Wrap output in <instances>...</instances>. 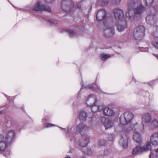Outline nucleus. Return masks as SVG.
Masks as SVG:
<instances>
[{
    "label": "nucleus",
    "mask_w": 158,
    "mask_h": 158,
    "mask_svg": "<svg viewBox=\"0 0 158 158\" xmlns=\"http://www.w3.org/2000/svg\"><path fill=\"white\" fill-rule=\"evenodd\" d=\"M133 118V115L131 112H125L120 116V123L122 124L125 125V127H131L132 129H134V130L137 129L139 130H141L137 124L133 126L131 125L130 122Z\"/></svg>",
    "instance_id": "f257e3e1"
},
{
    "label": "nucleus",
    "mask_w": 158,
    "mask_h": 158,
    "mask_svg": "<svg viewBox=\"0 0 158 158\" xmlns=\"http://www.w3.org/2000/svg\"><path fill=\"white\" fill-rule=\"evenodd\" d=\"M134 3H129L128 4V11L126 14V16L127 17H131L133 14H140L142 13L144 10V7L142 6L138 7L137 6H134Z\"/></svg>",
    "instance_id": "f03ea898"
},
{
    "label": "nucleus",
    "mask_w": 158,
    "mask_h": 158,
    "mask_svg": "<svg viewBox=\"0 0 158 158\" xmlns=\"http://www.w3.org/2000/svg\"><path fill=\"white\" fill-rule=\"evenodd\" d=\"M104 24L105 26L103 32L104 35L107 38L113 35L114 33V29L113 23L109 22H105Z\"/></svg>",
    "instance_id": "7ed1b4c3"
},
{
    "label": "nucleus",
    "mask_w": 158,
    "mask_h": 158,
    "mask_svg": "<svg viewBox=\"0 0 158 158\" xmlns=\"http://www.w3.org/2000/svg\"><path fill=\"white\" fill-rule=\"evenodd\" d=\"M28 6L29 8L27 9V10H30L37 11H46L50 12L51 11V9L48 6H45L40 1H38L37 3L35 4L33 6L32 8H30Z\"/></svg>",
    "instance_id": "20e7f679"
},
{
    "label": "nucleus",
    "mask_w": 158,
    "mask_h": 158,
    "mask_svg": "<svg viewBox=\"0 0 158 158\" xmlns=\"http://www.w3.org/2000/svg\"><path fill=\"white\" fill-rule=\"evenodd\" d=\"M88 130V127L85 126L83 123H81L74 127L73 132L75 133H80L83 135L86 134Z\"/></svg>",
    "instance_id": "39448f33"
},
{
    "label": "nucleus",
    "mask_w": 158,
    "mask_h": 158,
    "mask_svg": "<svg viewBox=\"0 0 158 158\" xmlns=\"http://www.w3.org/2000/svg\"><path fill=\"white\" fill-rule=\"evenodd\" d=\"M145 31V28L143 26H140L136 27L134 30L133 36L136 40H139L143 37Z\"/></svg>",
    "instance_id": "423d86ee"
},
{
    "label": "nucleus",
    "mask_w": 158,
    "mask_h": 158,
    "mask_svg": "<svg viewBox=\"0 0 158 158\" xmlns=\"http://www.w3.org/2000/svg\"><path fill=\"white\" fill-rule=\"evenodd\" d=\"M106 11L103 9L99 10L96 15V18L98 21H101L103 20V23L105 22H109L106 19Z\"/></svg>",
    "instance_id": "0eeeda50"
},
{
    "label": "nucleus",
    "mask_w": 158,
    "mask_h": 158,
    "mask_svg": "<svg viewBox=\"0 0 158 158\" xmlns=\"http://www.w3.org/2000/svg\"><path fill=\"white\" fill-rule=\"evenodd\" d=\"M10 143L4 138V135L0 134V151H4Z\"/></svg>",
    "instance_id": "6e6552de"
},
{
    "label": "nucleus",
    "mask_w": 158,
    "mask_h": 158,
    "mask_svg": "<svg viewBox=\"0 0 158 158\" xmlns=\"http://www.w3.org/2000/svg\"><path fill=\"white\" fill-rule=\"evenodd\" d=\"M97 102L96 96L94 95H90L85 99V103L88 106H92Z\"/></svg>",
    "instance_id": "1a4fd4ad"
},
{
    "label": "nucleus",
    "mask_w": 158,
    "mask_h": 158,
    "mask_svg": "<svg viewBox=\"0 0 158 158\" xmlns=\"http://www.w3.org/2000/svg\"><path fill=\"white\" fill-rule=\"evenodd\" d=\"M114 14L115 19L119 21L125 20L123 18L124 13L122 10L115 9L114 10Z\"/></svg>",
    "instance_id": "9d476101"
},
{
    "label": "nucleus",
    "mask_w": 158,
    "mask_h": 158,
    "mask_svg": "<svg viewBox=\"0 0 158 158\" xmlns=\"http://www.w3.org/2000/svg\"><path fill=\"white\" fill-rule=\"evenodd\" d=\"M89 142V138L87 135L82 137L79 140V146L82 148L85 147Z\"/></svg>",
    "instance_id": "9b49d317"
},
{
    "label": "nucleus",
    "mask_w": 158,
    "mask_h": 158,
    "mask_svg": "<svg viewBox=\"0 0 158 158\" xmlns=\"http://www.w3.org/2000/svg\"><path fill=\"white\" fill-rule=\"evenodd\" d=\"M125 125H124L121 124L120 123V124L118 125L115 128V130L116 131L119 133L123 132H127L130 131L132 129V127H125Z\"/></svg>",
    "instance_id": "f8f14e48"
},
{
    "label": "nucleus",
    "mask_w": 158,
    "mask_h": 158,
    "mask_svg": "<svg viewBox=\"0 0 158 158\" xmlns=\"http://www.w3.org/2000/svg\"><path fill=\"white\" fill-rule=\"evenodd\" d=\"M15 135V131L14 130H7L6 132L5 139L10 143L13 140Z\"/></svg>",
    "instance_id": "ddd939ff"
},
{
    "label": "nucleus",
    "mask_w": 158,
    "mask_h": 158,
    "mask_svg": "<svg viewBox=\"0 0 158 158\" xmlns=\"http://www.w3.org/2000/svg\"><path fill=\"white\" fill-rule=\"evenodd\" d=\"M128 136L125 134L121 136L119 142L124 148H126L128 146Z\"/></svg>",
    "instance_id": "4468645a"
},
{
    "label": "nucleus",
    "mask_w": 158,
    "mask_h": 158,
    "mask_svg": "<svg viewBox=\"0 0 158 158\" xmlns=\"http://www.w3.org/2000/svg\"><path fill=\"white\" fill-rule=\"evenodd\" d=\"M68 2L67 1L62 0L61 3V6L62 9L64 10L68 11L71 10L73 7V4L72 2H71V5L69 6H65L64 5L68 4Z\"/></svg>",
    "instance_id": "2eb2a0df"
},
{
    "label": "nucleus",
    "mask_w": 158,
    "mask_h": 158,
    "mask_svg": "<svg viewBox=\"0 0 158 158\" xmlns=\"http://www.w3.org/2000/svg\"><path fill=\"white\" fill-rule=\"evenodd\" d=\"M152 119L151 114L148 113H145L142 115V123H149L151 122Z\"/></svg>",
    "instance_id": "dca6fc26"
},
{
    "label": "nucleus",
    "mask_w": 158,
    "mask_h": 158,
    "mask_svg": "<svg viewBox=\"0 0 158 158\" xmlns=\"http://www.w3.org/2000/svg\"><path fill=\"white\" fill-rule=\"evenodd\" d=\"M127 27V22L125 20L119 21L117 28L119 32L123 31Z\"/></svg>",
    "instance_id": "f3484780"
},
{
    "label": "nucleus",
    "mask_w": 158,
    "mask_h": 158,
    "mask_svg": "<svg viewBox=\"0 0 158 158\" xmlns=\"http://www.w3.org/2000/svg\"><path fill=\"white\" fill-rule=\"evenodd\" d=\"M151 143L154 145H158V132L153 134L150 138Z\"/></svg>",
    "instance_id": "a211bd4d"
},
{
    "label": "nucleus",
    "mask_w": 158,
    "mask_h": 158,
    "mask_svg": "<svg viewBox=\"0 0 158 158\" xmlns=\"http://www.w3.org/2000/svg\"><path fill=\"white\" fill-rule=\"evenodd\" d=\"M146 19L147 23L152 25L155 24L157 21L156 17L151 15L147 16Z\"/></svg>",
    "instance_id": "6ab92c4d"
},
{
    "label": "nucleus",
    "mask_w": 158,
    "mask_h": 158,
    "mask_svg": "<svg viewBox=\"0 0 158 158\" xmlns=\"http://www.w3.org/2000/svg\"><path fill=\"white\" fill-rule=\"evenodd\" d=\"M153 35L157 38L152 41V44L155 48L158 49V27H157L156 31L154 32Z\"/></svg>",
    "instance_id": "aec40b11"
},
{
    "label": "nucleus",
    "mask_w": 158,
    "mask_h": 158,
    "mask_svg": "<svg viewBox=\"0 0 158 158\" xmlns=\"http://www.w3.org/2000/svg\"><path fill=\"white\" fill-rule=\"evenodd\" d=\"M133 139L137 143H141L142 142V138L140 133L135 131L133 135Z\"/></svg>",
    "instance_id": "412c9836"
},
{
    "label": "nucleus",
    "mask_w": 158,
    "mask_h": 158,
    "mask_svg": "<svg viewBox=\"0 0 158 158\" xmlns=\"http://www.w3.org/2000/svg\"><path fill=\"white\" fill-rule=\"evenodd\" d=\"M103 113L105 115L109 116H113L115 113L113 110L108 107H106L103 109Z\"/></svg>",
    "instance_id": "4be33fe9"
},
{
    "label": "nucleus",
    "mask_w": 158,
    "mask_h": 158,
    "mask_svg": "<svg viewBox=\"0 0 158 158\" xmlns=\"http://www.w3.org/2000/svg\"><path fill=\"white\" fill-rule=\"evenodd\" d=\"M87 117V113L84 110L80 111L79 118L81 122H84L86 120Z\"/></svg>",
    "instance_id": "5701e85b"
},
{
    "label": "nucleus",
    "mask_w": 158,
    "mask_h": 158,
    "mask_svg": "<svg viewBox=\"0 0 158 158\" xmlns=\"http://www.w3.org/2000/svg\"><path fill=\"white\" fill-rule=\"evenodd\" d=\"M104 125L105 129H107L113 127L114 125V124L111 121L108 119H105Z\"/></svg>",
    "instance_id": "b1692460"
},
{
    "label": "nucleus",
    "mask_w": 158,
    "mask_h": 158,
    "mask_svg": "<svg viewBox=\"0 0 158 158\" xmlns=\"http://www.w3.org/2000/svg\"><path fill=\"white\" fill-rule=\"evenodd\" d=\"M109 0H97L96 4L97 6H104L107 5Z\"/></svg>",
    "instance_id": "393cba45"
},
{
    "label": "nucleus",
    "mask_w": 158,
    "mask_h": 158,
    "mask_svg": "<svg viewBox=\"0 0 158 158\" xmlns=\"http://www.w3.org/2000/svg\"><path fill=\"white\" fill-rule=\"evenodd\" d=\"M158 127V121L155 119L151 122L149 126V129L152 130Z\"/></svg>",
    "instance_id": "a878e982"
},
{
    "label": "nucleus",
    "mask_w": 158,
    "mask_h": 158,
    "mask_svg": "<svg viewBox=\"0 0 158 158\" xmlns=\"http://www.w3.org/2000/svg\"><path fill=\"white\" fill-rule=\"evenodd\" d=\"M143 151L142 148L141 146H137L133 149L132 153L134 155H137Z\"/></svg>",
    "instance_id": "bb28decb"
},
{
    "label": "nucleus",
    "mask_w": 158,
    "mask_h": 158,
    "mask_svg": "<svg viewBox=\"0 0 158 158\" xmlns=\"http://www.w3.org/2000/svg\"><path fill=\"white\" fill-rule=\"evenodd\" d=\"M143 151H149L151 149L152 147L149 142H148L143 146L142 148Z\"/></svg>",
    "instance_id": "cd10ccee"
},
{
    "label": "nucleus",
    "mask_w": 158,
    "mask_h": 158,
    "mask_svg": "<svg viewBox=\"0 0 158 158\" xmlns=\"http://www.w3.org/2000/svg\"><path fill=\"white\" fill-rule=\"evenodd\" d=\"M100 57L102 60H104L110 58V56L109 55L102 54L100 55Z\"/></svg>",
    "instance_id": "c85d7f7f"
},
{
    "label": "nucleus",
    "mask_w": 158,
    "mask_h": 158,
    "mask_svg": "<svg viewBox=\"0 0 158 158\" xmlns=\"http://www.w3.org/2000/svg\"><path fill=\"white\" fill-rule=\"evenodd\" d=\"M90 106L91 107V109L93 112H96L98 111V105H97L96 103Z\"/></svg>",
    "instance_id": "c756f323"
},
{
    "label": "nucleus",
    "mask_w": 158,
    "mask_h": 158,
    "mask_svg": "<svg viewBox=\"0 0 158 158\" xmlns=\"http://www.w3.org/2000/svg\"><path fill=\"white\" fill-rule=\"evenodd\" d=\"M106 141L105 139H100L98 141V144L100 146H104L106 143Z\"/></svg>",
    "instance_id": "7c9ffc66"
},
{
    "label": "nucleus",
    "mask_w": 158,
    "mask_h": 158,
    "mask_svg": "<svg viewBox=\"0 0 158 158\" xmlns=\"http://www.w3.org/2000/svg\"><path fill=\"white\" fill-rule=\"evenodd\" d=\"M146 4L147 6H151L153 3L154 0H145Z\"/></svg>",
    "instance_id": "2f4dec72"
},
{
    "label": "nucleus",
    "mask_w": 158,
    "mask_h": 158,
    "mask_svg": "<svg viewBox=\"0 0 158 158\" xmlns=\"http://www.w3.org/2000/svg\"><path fill=\"white\" fill-rule=\"evenodd\" d=\"M55 126V125H54V124H52V123H49L45 124L44 125V126L46 128L50 127H52Z\"/></svg>",
    "instance_id": "473e14b6"
},
{
    "label": "nucleus",
    "mask_w": 158,
    "mask_h": 158,
    "mask_svg": "<svg viewBox=\"0 0 158 158\" xmlns=\"http://www.w3.org/2000/svg\"><path fill=\"white\" fill-rule=\"evenodd\" d=\"M139 0H131L129 3H134V6H137V2H138Z\"/></svg>",
    "instance_id": "72a5a7b5"
},
{
    "label": "nucleus",
    "mask_w": 158,
    "mask_h": 158,
    "mask_svg": "<svg viewBox=\"0 0 158 158\" xmlns=\"http://www.w3.org/2000/svg\"><path fill=\"white\" fill-rule=\"evenodd\" d=\"M67 31L69 35L71 36H73L75 35V33L73 31L68 30Z\"/></svg>",
    "instance_id": "f704fd0d"
},
{
    "label": "nucleus",
    "mask_w": 158,
    "mask_h": 158,
    "mask_svg": "<svg viewBox=\"0 0 158 158\" xmlns=\"http://www.w3.org/2000/svg\"><path fill=\"white\" fill-rule=\"evenodd\" d=\"M104 108V106L103 105H98V111H100Z\"/></svg>",
    "instance_id": "c9c22d12"
},
{
    "label": "nucleus",
    "mask_w": 158,
    "mask_h": 158,
    "mask_svg": "<svg viewBox=\"0 0 158 158\" xmlns=\"http://www.w3.org/2000/svg\"><path fill=\"white\" fill-rule=\"evenodd\" d=\"M114 139L113 136L112 134H110L108 137V139L110 141H112Z\"/></svg>",
    "instance_id": "e433bc0d"
},
{
    "label": "nucleus",
    "mask_w": 158,
    "mask_h": 158,
    "mask_svg": "<svg viewBox=\"0 0 158 158\" xmlns=\"http://www.w3.org/2000/svg\"><path fill=\"white\" fill-rule=\"evenodd\" d=\"M60 129H61L62 130H64V131L67 133V134L69 133L70 132V129L69 128H68L67 129H66L65 128H63L62 127H60Z\"/></svg>",
    "instance_id": "4c0bfd02"
},
{
    "label": "nucleus",
    "mask_w": 158,
    "mask_h": 158,
    "mask_svg": "<svg viewBox=\"0 0 158 158\" xmlns=\"http://www.w3.org/2000/svg\"><path fill=\"white\" fill-rule=\"evenodd\" d=\"M48 21L50 23L54 24L57 23L56 21L52 19H49V20H48Z\"/></svg>",
    "instance_id": "58836bf2"
},
{
    "label": "nucleus",
    "mask_w": 158,
    "mask_h": 158,
    "mask_svg": "<svg viewBox=\"0 0 158 158\" xmlns=\"http://www.w3.org/2000/svg\"><path fill=\"white\" fill-rule=\"evenodd\" d=\"M110 153V151H108V150H106L104 152V155H108Z\"/></svg>",
    "instance_id": "ea45409f"
},
{
    "label": "nucleus",
    "mask_w": 158,
    "mask_h": 158,
    "mask_svg": "<svg viewBox=\"0 0 158 158\" xmlns=\"http://www.w3.org/2000/svg\"><path fill=\"white\" fill-rule=\"evenodd\" d=\"M77 8L78 9H80L81 8V5L80 4H79L77 5Z\"/></svg>",
    "instance_id": "a19ab883"
},
{
    "label": "nucleus",
    "mask_w": 158,
    "mask_h": 158,
    "mask_svg": "<svg viewBox=\"0 0 158 158\" xmlns=\"http://www.w3.org/2000/svg\"><path fill=\"white\" fill-rule=\"evenodd\" d=\"M154 153H153L152 152L150 155V158H152V157H153L154 156Z\"/></svg>",
    "instance_id": "79ce46f5"
},
{
    "label": "nucleus",
    "mask_w": 158,
    "mask_h": 158,
    "mask_svg": "<svg viewBox=\"0 0 158 158\" xmlns=\"http://www.w3.org/2000/svg\"><path fill=\"white\" fill-rule=\"evenodd\" d=\"M46 2L48 3L52 2L53 0H45Z\"/></svg>",
    "instance_id": "37998d69"
},
{
    "label": "nucleus",
    "mask_w": 158,
    "mask_h": 158,
    "mask_svg": "<svg viewBox=\"0 0 158 158\" xmlns=\"http://www.w3.org/2000/svg\"><path fill=\"white\" fill-rule=\"evenodd\" d=\"M42 121L43 122H46L47 121V119L46 118H44L42 119Z\"/></svg>",
    "instance_id": "c03bdc74"
},
{
    "label": "nucleus",
    "mask_w": 158,
    "mask_h": 158,
    "mask_svg": "<svg viewBox=\"0 0 158 158\" xmlns=\"http://www.w3.org/2000/svg\"><path fill=\"white\" fill-rule=\"evenodd\" d=\"M118 2H117V4H118L120 3L121 0H117Z\"/></svg>",
    "instance_id": "a18cd8bd"
},
{
    "label": "nucleus",
    "mask_w": 158,
    "mask_h": 158,
    "mask_svg": "<svg viewBox=\"0 0 158 158\" xmlns=\"http://www.w3.org/2000/svg\"><path fill=\"white\" fill-rule=\"evenodd\" d=\"M134 13H133V14H134ZM133 15H132V16H131V17H127V16H127V17L129 18V19H131V18H134V17H133Z\"/></svg>",
    "instance_id": "49530a36"
},
{
    "label": "nucleus",
    "mask_w": 158,
    "mask_h": 158,
    "mask_svg": "<svg viewBox=\"0 0 158 158\" xmlns=\"http://www.w3.org/2000/svg\"><path fill=\"white\" fill-rule=\"evenodd\" d=\"M156 152H158V148L156 150Z\"/></svg>",
    "instance_id": "de8ad7c7"
},
{
    "label": "nucleus",
    "mask_w": 158,
    "mask_h": 158,
    "mask_svg": "<svg viewBox=\"0 0 158 158\" xmlns=\"http://www.w3.org/2000/svg\"><path fill=\"white\" fill-rule=\"evenodd\" d=\"M155 56H156V57H157V59H158V56H156V55H155Z\"/></svg>",
    "instance_id": "09e8293b"
},
{
    "label": "nucleus",
    "mask_w": 158,
    "mask_h": 158,
    "mask_svg": "<svg viewBox=\"0 0 158 158\" xmlns=\"http://www.w3.org/2000/svg\"><path fill=\"white\" fill-rule=\"evenodd\" d=\"M81 158H86L85 157H81Z\"/></svg>",
    "instance_id": "8fccbe9b"
},
{
    "label": "nucleus",
    "mask_w": 158,
    "mask_h": 158,
    "mask_svg": "<svg viewBox=\"0 0 158 158\" xmlns=\"http://www.w3.org/2000/svg\"><path fill=\"white\" fill-rule=\"evenodd\" d=\"M1 113H2V111H0V114H1Z\"/></svg>",
    "instance_id": "3c124183"
},
{
    "label": "nucleus",
    "mask_w": 158,
    "mask_h": 158,
    "mask_svg": "<svg viewBox=\"0 0 158 158\" xmlns=\"http://www.w3.org/2000/svg\"><path fill=\"white\" fill-rule=\"evenodd\" d=\"M67 158H71L69 157H67Z\"/></svg>",
    "instance_id": "603ef678"
}]
</instances>
